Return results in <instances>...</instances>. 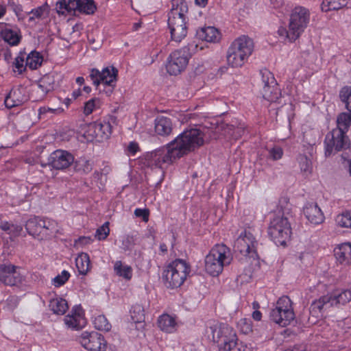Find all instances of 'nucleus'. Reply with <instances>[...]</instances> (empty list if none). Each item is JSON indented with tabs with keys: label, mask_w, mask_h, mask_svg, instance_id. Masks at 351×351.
<instances>
[{
	"label": "nucleus",
	"mask_w": 351,
	"mask_h": 351,
	"mask_svg": "<svg viewBox=\"0 0 351 351\" xmlns=\"http://www.w3.org/2000/svg\"><path fill=\"white\" fill-rule=\"evenodd\" d=\"M93 163L90 160L82 157L74 162V169L81 174H88L93 169Z\"/></svg>",
	"instance_id": "72a5a7b5"
},
{
	"label": "nucleus",
	"mask_w": 351,
	"mask_h": 351,
	"mask_svg": "<svg viewBox=\"0 0 351 351\" xmlns=\"http://www.w3.org/2000/svg\"><path fill=\"white\" fill-rule=\"evenodd\" d=\"M301 171L306 176L311 175L313 171L311 160L304 154H300L297 158Z\"/></svg>",
	"instance_id": "e433bc0d"
},
{
	"label": "nucleus",
	"mask_w": 351,
	"mask_h": 351,
	"mask_svg": "<svg viewBox=\"0 0 351 351\" xmlns=\"http://www.w3.org/2000/svg\"><path fill=\"white\" fill-rule=\"evenodd\" d=\"M341 100L347 107L351 103V88L348 86L343 87L339 93Z\"/></svg>",
	"instance_id": "864d4df0"
},
{
	"label": "nucleus",
	"mask_w": 351,
	"mask_h": 351,
	"mask_svg": "<svg viewBox=\"0 0 351 351\" xmlns=\"http://www.w3.org/2000/svg\"><path fill=\"white\" fill-rule=\"evenodd\" d=\"M139 150V147L137 143L130 142L128 147V151L132 155H134Z\"/></svg>",
	"instance_id": "bf43d9fd"
},
{
	"label": "nucleus",
	"mask_w": 351,
	"mask_h": 351,
	"mask_svg": "<svg viewBox=\"0 0 351 351\" xmlns=\"http://www.w3.org/2000/svg\"><path fill=\"white\" fill-rule=\"evenodd\" d=\"M197 48V45L189 43L183 47L172 51L167 60L165 69L171 75H177L186 67L192 53Z\"/></svg>",
	"instance_id": "6e6552de"
},
{
	"label": "nucleus",
	"mask_w": 351,
	"mask_h": 351,
	"mask_svg": "<svg viewBox=\"0 0 351 351\" xmlns=\"http://www.w3.org/2000/svg\"><path fill=\"white\" fill-rule=\"evenodd\" d=\"M90 78L93 84L97 88L101 84L108 86L110 88L107 91L110 94L112 93L116 86L118 77V69L113 66L104 68L101 71L97 69L90 70Z\"/></svg>",
	"instance_id": "ddd939ff"
},
{
	"label": "nucleus",
	"mask_w": 351,
	"mask_h": 351,
	"mask_svg": "<svg viewBox=\"0 0 351 351\" xmlns=\"http://www.w3.org/2000/svg\"><path fill=\"white\" fill-rule=\"evenodd\" d=\"M25 59V54L24 53H20L19 56L14 60V66L17 69L16 71L21 74L23 71L25 70L26 65L24 64Z\"/></svg>",
	"instance_id": "09e8293b"
},
{
	"label": "nucleus",
	"mask_w": 351,
	"mask_h": 351,
	"mask_svg": "<svg viewBox=\"0 0 351 351\" xmlns=\"http://www.w3.org/2000/svg\"><path fill=\"white\" fill-rule=\"evenodd\" d=\"M304 214L308 221L313 224H320L324 221V214L317 204H307L304 208Z\"/></svg>",
	"instance_id": "b1692460"
},
{
	"label": "nucleus",
	"mask_w": 351,
	"mask_h": 351,
	"mask_svg": "<svg viewBox=\"0 0 351 351\" xmlns=\"http://www.w3.org/2000/svg\"><path fill=\"white\" fill-rule=\"evenodd\" d=\"M49 307L54 314L57 315H64L69 308L66 300L58 297L50 300Z\"/></svg>",
	"instance_id": "473e14b6"
},
{
	"label": "nucleus",
	"mask_w": 351,
	"mask_h": 351,
	"mask_svg": "<svg viewBox=\"0 0 351 351\" xmlns=\"http://www.w3.org/2000/svg\"><path fill=\"white\" fill-rule=\"evenodd\" d=\"M270 319L280 326L285 327L294 319L292 302L288 296L280 297L269 314Z\"/></svg>",
	"instance_id": "9d476101"
},
{
	"label": "nucleus",
	"mask_w": 351,
	"mask_h": 351,
	"mask_svg": "<svg viewBox=\"0 0 351 351\" xmlns=\"http://www.w3.org/2000/svg\"><path fill=\"white\" fill-rule=\"evenodd\" d=\"M190 271V265L185 261L176 259L163 270L162 279L167 288H178L184 283Z\"/></svg>",
	"instance_id": "0eeeda50"
},
{
	"label": "nucleus",
	"mask_w": 351,
	"mask_h": 351,
	"mask_svg": "<svg viewBox=\"0 0 351 351\" xmlns=\"http://www.w3.org/2000/svg\"><path fill=\"white\" fill-rule=\"evenodd\" d=\"M198 38L208 43H217L221 39V34L214 27H204L197 31Z\"/></svg>",
	"instance_id": "393cba45"
},
{
	"label": "nucleus",
	"mask_w": 351,
	"mask_h": 351,
	"mask_svg": "<svg viewBox=\"0 0 351 351\" xmlns=\"http://www.w3.org/2000/svg\"><path fill=\"white\" fill-rule=\"evenodd\" d=\"M112 132V126L108 121H97L89 124L87 134L92 139L104 141L108 139Z\"/></svg>",
	"instance_id": "a211bd4d"
},
{
	"label": "nucleus",
	"mask_w": 351,
	"mask_h": 351,
	"mask_svg": "<svg viewBox=\"0 0 351 351\" xmlns=\"http://www.w3.org/2000/svg\"><path fill=\"white\" fill-rule=\"evenodd\" d=\"M81 345L91 351H105L107 342L104 336L97 332H83L80 337Z\"/></svg>",
	"instance_id": "2eb2a0df"
},
{
	"label": "nucleus",
	"mask_w": 351,
	"mask_h": 351,
	"mask_svg": "<svg viewBox=\"0 0 351 351\" xmlns=\"http://www.w3.org/2000/svg\"><path fill=\"white\" fill-rule=\"evenodd\" d=\"M351 125V114L348 113H341L337 119V128L335 129H339L341 131L346 133L348 130L349 127Z\"/></svg>",
	"instance_id": "4c0bfd02"
},
{
	"label": "nucleus",
	"mask_w": 351,
	"mask_h": 351,
	"mask_svg": "<svg viewBox=\"0 0 351 351\" xmlns=\"http://www.w3.org/2000/svg\"><path fill=\"white\" fill-rule=\"evenodd\" d=\"M92 241V239L89 237H82L78 239L77 242H79L82 244H87L90 243Z\"/></svg>",
	"instance_id": "680f3d73"
},
{
	"label": "nucleus",
	"mask_w": 351,
	"mask_h": 351,
	"mask_svg": "<svg viewBox=\"0 0 351 351\" xmlns=\"http://www.w3.org/2000/svg\"><path fill=\"white\" fill-rule=\"evenodd\" d=\"M262 95L263 97L268 101L276 102L281 97V92L278 84L276 83L274 86L271 84L263 86Z\"/></svg>",
	"instance_id": "c756f323"
},
{
	"label": "nucleus",
	"mask_w": 351,
	"mask_h": 351,
	"mask_svg": "<svg viewBox=\"0 0 351 351\" xmlns=\"http://www.w3.org/2000/svg\"><path fill=\"white\" fill-rule=\"evenodd\" d=\"M346 5V3H343L342 0H324L322 9L325 12L330 10H337Z\"/></svg>",
	"instance_id": "ea45409f"
},
{
	"label": "nucleus",
	"mask_w": 351,
	"mask_h": 351,
	"mask_svg": "<svg viewBox=\"0 0 351 351\" xmlns=\"http://www.w3.org/2000/svg\"><path fill=\"white\" fill-rule=\"evenodd\" d=\"M160 250L162 253L165 254L167 252V246L165 243H162L160 245Z\"/></svg>",
	"instance_id": "338daca9"
},
{
	"label": "nucleus",
	"mask_w": 351,
	"mask_h": 351,
	"mask_svg": "<svg viewBox=\"0 0 351 351\" xmlns=\"http://www.w3.org/2000/svg\"><path fill=\"white\" fill-rule=\"evenodd\" d=\"M27 100L20 88L12 89L4 100L6 108H12L22 105Z\"/></svg>",
	"instance_id": "a878e982"
},
{
	"label": "nucleus",
	"mask_w": 351,
	"mask_h": 351,
	"mask_svg": "<svg viewBox=\"0 0 351 351\" xmlns=\"http://www.w3.org/2000/svg\"><path fill=\"white\" fill-rule=\"evenodd\" d=\"M64 321L68 328L74 330L82 328L86 323L82 309L79 307L73 308L71 313L64 317Z\"/></svg>",
	"instance_id": "aec40b11"
},
{
	"label": "nucleus",
	"mask_w": 351,
	"mask_h": 351,
	"mask_svg": "<svg viewBox=\"0 0 351 351\" xmlns=\"http://www.w3.org/2000/svg\"><path fill=\"white\" fill-rule=\"evenodd\" d=\"M278 34L280 36L285 37L286 39L289 40V41H290V42H293L298 39V38H291V30L289 28L287 30L286 28H285L283 27H280L278 30Z\"/></svg>",
	"instance_id": "13d9d810"
},
{
	"label": "nucleus",
	"mask_w": 351,
	"mask_h": 351,
	"mask_svg": "<svg viewBox=\"0 0 351 351\" xmlns=\"http://www.w3.org/2000/svg\"><path fill=\"white\" fill-rule=\"evenodd\" d=\"M334 255L338 263L343 266L351 265V243H344L334 249Z\"/></svg>",
	"instance_id": "5701e85b"
},
{
	"label": "nucleus",
	"mask_w": 351,
	"mask_h": 351,
	"mask_svg": "<svg viewBox=\"0 0 351 351\" xmlns=\"http://www.w3.org/2000/svg\"><path fill=\"white\" fill-rule=\"evenodd\" d=\"M254 42L249 36L242 35L230 44L226 53L228 64L232 68L242 66L252 54Z\"/></svg>",
	"instance_id": "20e7f679"
},
{
	"label": "nucleus",
	"mask_w": 351,
	"mask_h": 351,
	"mask_svg": "<svg viewBox=\"0 0 351 351\" xmlns=\"http://www.w3.org/2000/svg\"><path fill=\"white\" fill-rule=\"evenodd\" d=\"M77 0H60L56 4L58 14L66 15L76 11Z\"/></svg>",
	"instance_id": "2f4dec72"
},
{
	"label": "nucleus",
	"mask_w": 351,
	"mask_h": 351,
	"mask_svg": "<svg viewBox=\"0 0 351 351\" xmlns=\"http://www.w3.org/2000/svg\"><path fill=\"white\" fill-rule=\"evenodd\" d=\"M99 104L100 100L98 98H93L88 101L84 105V114L86 115L91 114L96 107H99Z\"/></svg>",
	"instance_id": "3c124183"
},
{
	"label": "nucleus",
	"mask_w": 351,
	"mask_h": 351,
	"mask_svg": "<svg viewBox=\"0 0 351 351\" xmlns=\"http://www.w3.org/2000/svg\"><path fill=\"white\" fill-rule=\"evenodd\" d=\"M114 271L117 275L125 279L130 280L132 278V269L129 266H123L121 261H117L114 264Z\"/></svg>",
	"instance_id": "a19ab883"
},
{
	"label": "nucleus",
	"mask_w": 351,
	"mask_h": 351,
	"mask_svg": "<svg viewBox=\"0 0 351 351\" xmlns=\"http://www.w3.org/2000/svg\"><path fill=\"white\" fill-rule=\"evenodd\" d=\"M204 143V133L200 130H186L165 146L155 149V166L160 162L171 163L194 152Z\"/></svg>",
	"instance_id": "f257e3e1"
},
{
	"label": "nucleus",
	"mask_w": 351,
	"mask_h": 351,
	"mask_svg": "<svg viewBox=\"0 0 351 351\" xmlns=\"http://www.w3.org/2000/svg\"><path fill=\"white\" fill-rule=\"evenodd\" d=\"M55 84L53 73H48L43 76L38 82L37 86L32 90V98L34 101L43 100L49 92L53 90Z\"/></svg>",
	"instance_id": "dca6fc26"
},
{
	"label": "nucleus",
	"mask_w": 351,
	"mask_h": 351,
	"mask_svg": "<svg viewBox=\"0 0 351 351\" xmlns=\"http://www.w3.org/2000/svg\"><path fill=\"white\" fill-rule=\"evenodd\" d=\"M6 6L0 3V19L2 18L6 13Z\"/></svg>",
	"instance_id": "0e129e2a"
},
{
	"label": "nucleus",
	"mask_w": 351,
	"mask_h": 351,
	"mask_svg": "<svg viewBox=\"0 0 351 351\" xmlns=\"http://www.w3.org/2000/svg\"><path fill=\"white\" fill-rule=\"evenodd\" d=\"M269 153V157L273 160H277L280 159L283 156L282 149L278 145H275L271 148L267 149Z\"/></svg>",
	"instance_id": "603ef678"
},
{
	"label": "nucleus",
	"mask_w": 351,
	"mask_h": 351,
	"mask_svg": "<svg viewBox=\"0 0 351 351\" xmlns=\"http://www.w3.org/2000/svg\"><path fill=\"white\" fill-rule=\"evenodd\" d=\"M76 10L86 14H93L96 10L93 0H77Z\"/></svg>",
	"instance_id": "f704fd0d"
},
{
	"label": "nucleus",
	"mask_w": 351,
	"mask_h": 351,
	"mask_svg": "<svg viewBox=\"0 0 351 351\" xmlns=\"http://www.w3.org/2000/svg\"><path fill=\"white\" fill-rule=\"evenodd\" d=\"M289 206L287 197L281 198L268 226V234L277 245H285L291 237V228L287 217L290 211Z\"/></svg>",
	"instance_id": "f03ea898"
},
{
	"label": "nucleus",
	"mask_w": 351,
	"mask_h": 351,
	"mask_svg": "<svg viewBox=\"0 0 351 351\" xmlns=\"http://www.w3.org/2000/svg\"><path fill=\"white\" fill-rule=\"evenodd\" d=\"M75 266L80 275H86L91 268L88 254L84 252L79 254L75 258Z\"/></svg>",
	"instance_id": "c85d7f7f"
},
{
	"label": "nucleus",
	"mask_w": 351,
	"mask_h": 351,
	"mask_svg": "<svg viewBox=\"0 0 351 351\" xmlns=\"http://www.w3.org/2000/svg\"><path fill=\"white\" fill-rule=\"evenodd\" d=\"M134 215L136 217L142 218V220L145 222L149 221V210L148 209L136 208L134 210Z\"/></svg>",
	"instance_id": "6e6d98bb"
},
{
	"label": "nucleus",
	"mask_w": 351,
	"mask_h": 351,
	"mask_svg": "<svg viewBox=\"0 0 351 351\" xmlns=\"http://www.w3.org/2000/svg\"><path fill=\"white\" fill-rule=\"evenodd\" d=\"M232 260L230 249L223 244H217L205 257V271L210 276H217L224 267L230 264Z\"/></svg>",
	"instance_id": "423d86ee"
},
{
	"label": "nucleus",
	"mask_w": 351,
	"mask_h": 351,
	"mask_svg": "<svg viewBox=\"0 0 351 351\" xmlns=\"http://www.w3.org/2000/svg\"><path fill=\"white\" fill-rule=\"evenodd\" d=\"M173 132V123L169 117L158 115L155 119V135L167 137Z\"/></svg>",
	"instance_id": "4be33fe9"
},
{
	"label": "nucleus",
	"mask_w": 351,
	"mask_h": 351,
	"mask_svg": "<svg viewBox=\"0 0 351 351\" xmlns=\"http://www.w3.org/2000/svg\"><path fill=\"white\" fill-rule=\"evenodd\" d=\"M25 229L29 234L38 240H47L58 232V223L51 219H43L35 217L28 219Z\"/></svg>",
	"instance_id": "1a4fd4ad"
},
{
	"label": "nucleus",
	"mask_w": 351,
	"mask_h": 351,
	"mask_svg": "<svg viewBox=\"0 0 351 351\" xmlns=\"http://www.w3.org/2000/svg\"><path fill=\"white\" fill-rule=\"evenodd\" d=\"M46 11L47 8L45 6H40L32 10L29 13L32 16H29V21H33L36 19H41Z\"/></svg>",
	"instance_id": "5fc2aeb1"
},
{
	"label": "nucleus",
	"mask_w": 351,
	"mask_h": 351,
	"mask_svg": "<svg viewBox=\"0 0 351 351\" xmlns=\"http://www.w3.org/2000/svg\"><path fill=\"white\" fill-rule=\"evenodd\" d=\"M195 3L201 7H205L208 3V0H195Z\"/></svg>",
	"instance_id": "69168bd1"
},
{
	"label": "nucleus",
	"mask_w": 351,
	"mask_h": 351,
	"mask_svg": "<svg viewBox=\"0 0 351 351\" xmlns=\"http://www.w3.org/2000/svg\"><path fill=\"white\" fill-rule=\"evenodd\" d=\"M110 223L105 222L101 226L98 228L95 232V237L99 241L105 240L110 234Z\"/></svg>",
	"instance_id": "49530a36"
},
{
	"label": "nucleus",
	"mask_w": 351,
	"mask_h": 351,
	"mask_svg": "<svg viewBox=\"0 0 351 351\" xmlns=\"http://www.w3.org/2000/svg\"><path fill=\"white\" fill-rule=\"evenodd\" d=\"M155 41L156 43L157 46L162 45L163 44L165 45L164 47L160 49V52L162 51V49L167 51L166 48H167V45H169V41L167 40V38H165V42H163V38H162V36H158Z\"/></svg>",
	"instance_id": "052dcab7"
},
{
	"label": "nucleus",
	"mask_w": 351,
	"mask_h": 351,
	"mask_svg": "<svg viewBox=\"0 0 351 351\" xmlns=\"http://www.w3.org/2000/svg\"><path fill=\"white\" fill-rule=\"evenodd\" d=\"M336 222L340 227L351 228V210L337 215Z\"/></svg>",
	"instance_id": "37998d69"
},
{
	"label": "nucleus",
	"mask_w": 351,
	"mask_h": 351,
	"mask_svg": "<svg viewBox=\"0 0 351 351\" xmlns=\"http://www.w3.org/2000/svg\"><path fill=\"white\" fill-rule=\"evenodd\" d=\"M81 95V90L80 89H77L73 92V97L74 99H77L80 95Z\"/></svg>",
	"instance_id": "774afa93"
},
{
	"label": "nucleus",
	"mask_w": 351,
	"mask_h": 351,
	"mask_svg": "<svg viewBox=\"0 0 351 351\" xmlns=\"http://www.w3.org/2000/svg\"><path fill=\"white\" fill-rule=\"evenodd\" d=\"M1 229L5 232H8V233H11L12 232H20L21 228L15 226L14 224L10 223L8 222H3L1 223L0 226Z\"/></svg>",
	"instance_id": "4d7b16f0"
},
{
	"label": "nucleus",
	"mask_w": 351,
	"mask_h": 351,
	"mask_svg": "<svg viewBox=\"0 0 351 351\" xmlns=\"http://www.w3.org/2000/svg\"><path fill=\"white\" fill-rule=\"evenodd\" d=\"M93 324L95 328L99 330L109 331L111 329V324L104 315L97 316Z\"/></svg>",
	"instance_id": "79ce46f5"
},
{
	"label": "nucleus",
	"mask_w": 351,
	"mask_h": 351,
	"mask_svg": "<svg viewBox=\"0 0 351 351\" xmlns=\"http://www.w3.org/2000/svg\"><path fill=\"white\" fill-rule=\"evenodd\" d=\"M252 318L256 321H260L262 318V313L258 310H255L252 313Z\"/></svg>",
	"instance_id": "e2e57ef3"
},
{
	"label": "nucleus",
	"mask_w": 351,
	"mask_h": 351,
	"mask_svg": "<svg viewBox=\"0 0 351 351\" xmlns=\"http://www.w3.org/2000/svg\"><path fill=\"white\" fill-rule=\"evenodd\" d=\"M225 134L229 135L234 138H238L241 136L244 132L243 127H234L233 125H226L224 128Z\"/></svg>",
	"instance_id": "c03bdc74"
},
{
	"label": "nucleus",
	"mask_w": 351,
	"mask_h": 351,
	"mask_svg": "<svg viewBox=\"0 0 351 351\" xmlns=\"http://www.w3.org/2000/svg\"><path fill=\"white\" fill-rule=\"evenodd\" d=\"M349 138L346 133L339 129H333L328 132L324 140L325 156H330L333 152H337L349 147Z\"/></svg>",
	"instance_id": "4468645a"
},
{
	"label": "nucleus",
	"mask_w": 351,
	"mask_h": 351,
	"mask_svg": "<svg viewBox=\"0 0 351 351\" xmlns=\"http://www.w3.org/2000/svg\"><path fill=\"white\" fill-rule=\"evenodd\" d=\"M73 162V156L69 152L62 149L54 151L48 158V165L58 170L68 168Z\"/></svg>",
	"instance_id": "f3484780"
},
{
	"label": "nucleus",
	"mask_w": 351,
	"mask_h": 351,
	"mask_svg": "<svg viewBox=\"0 0 351 351\" xmlns=\"http://www.w3.org/2000/svg\"><path fill=\"white\" fill-rule=\"evenodd\" d=\"M261 74L263 86H267V85L270 86L271 84H273L274 86L277 83L273 73L269 70L265 69H263L261 71Z\"/></svg>",
	"instance_id": "a18cd8bd"
},
{
	"label": "nucleus",
	"mask_w": 351,
	"mask_h": 351,
	"mask_svg": "<svg viewBox=\"0 0 351 351\" xmlns=\"http://www.w3.org/2000/svg\"><path fill=\"white\" fill-rule=\"evenodd\" d=\"M43 62V57L37 51H32L25 58V65L30 69H36L40 66Z\"/></svg>",
	"instance_id": "c9c22d12"
},
{
	"label": "nucleus",
	"mask_w": 351,
	"mask_h": 351,
	"mask_svg": "<svg viewBox=\"0 0 351 351\" xmlns=\"http://www.w3.org/2000/svg\"><path fill=\"white\" fill-rule=\"evenodd\" d=\"M158 326L161 330L166 332H173L176 330V322L175 318L168 314H163L158 319Z\"/></svg>",
	"instance_id": "7c9ffc66"
},
{
	"label": "nucleus",
	"mask_w": 351,
	"mask_h": 351,
	"mask_svg": "<svg viewBox=\"0 0 351 351\" xmlns=\"http://www.w3.org/2000/svg\"><path fill=\"white\" fill-rule=\"evenodd\" d=\"M332 305H345L351 301V291L350 289L337 290L330 294Z\"/></svg>",
	"instance_id": "cd10ccee"
},
{
	"label": "nucleus",
	"mask_w": 351,
	"mask_h": 351,
	"mask_svg": "<svg viewBox=\"0 0 351 351\" xmlns=\"http://www.w3.org/2000/svg\"><path fill=\"white\" fill-rule=\"evenodd\" d=\"M256 245L257 241L254 235L245 230L237 239L234 247L237 252L245 257L246 262L252 259L256 263L258 262Z\"/></svg>",
	"instance_id": "f8f14e48"
},
{
	"label": "nucleus",
	"mask_w": 351,
	"mask_h": 351,
	"mask_svg": "<svg viewBox=\"0 0 351 351\" xmlns=\"http://www.w3.org/2000/svg\"><path fill=\"white\" fill-rule=\"evenodd\" d=\"M0 36L10 46L18 45L22 38L18 29H12L9 24L5 23H0Z\"/></svg>",
	"instance_id": "6ab92c4d"
},
{
	"label": "nucleus",
	"mask_w": 351,
	"mask_h": 351,
	"mask_svg": "<svg viewBox=\"0 0 351 351\" xmlns=\"http://www.w3.org/2000/svg\"><path fill=\"white\" fill-rule=\"evenodd\" d=\"M131 319L134 324H141L144 322L145 314L143 306L140 304L134 305L130 309Z\"/></svg>",
	"instance_id": "58836bf2"
},
{
	"label": "nucleus",
	"mask_w": 351,
	"mask_h": 351,
	"mask_svg": "<svg viewBox=\"0 0 351 351\" xmlns=\"http://www.w3.org/2000/svg\"><path fill=\"white\" fill-rule=\"evenodd\" d=\"M0 281L5 285L14 286L21 282V276L16 272L14 265H1Z\"/></svg>",
	"instance_id": "412c9836"
},
{
	"label": "nucleus",
	"mask_w": 351,
	"mask_h": 351,
	"mask_svg": "<svg viewBox=\"0 0 351 351\" xmlns=\"http://www.w3.org/2000/svg\"><path fill=\"white\" fill-rule=\"evenodd\" d=\"M330 294L323 295L313 301L310 307V313L315 317H319L324 308L332 306Z\"/></svg>",
	"instance_id": "bb28decb"
},
{
	"label": "nucleus",
	"mask_w": 351,
	"mask_h": 351,
	"mask_svg": "<svg viewBox=\"0 0 351 351\" xmlns=\"http://www.w3.org/2000/svg\"><path fill=\"white\" fill-rule=\"evenodd\" d=\"M214 341L220 345L219 351H250L246 344L237 341L234 329L226 324L210 327Z\"/></svg>",
	"instance_id": "39448f33"
},
{
	"label": "nucleus",
	"mask_w": 351,
	"mask_h": 351,
	"mask_svg": "<svg viewBox=\"0 0 351 351\" xmlns=\"http://www.w3.org/2000/svg\"><path fill=\"white\" fill-rule=\"evenodd\" d=\"M69 277L70 274L67 271L63 270L60 274H58L53 279V285L57 287L63 285L69 280Z\"/></svg>",
	"instance_id": "8fccbe9b"
},
{
	"label": "nucleus",
	"mask_w": 351,
	"mask_h": 351,
	"mask_svg": "<svg viewBox=\"0 0 351 351\" xmlns=\"http://www.w3.org/2000/svg\"><path fill=\"white\" fill-rule=\"evenodd\" d=\"M188 6L184 0H172L171 8L168 14V27L172 40L181 42L187 35L186 14Z\"/></svg>",
	"instance_id": "7ed1b4c3"
},
{
	"label": "nucleus",
	"mask_w": 351,
	"mask_h": 351,
	"mask_svg": "<svg viewBox=\"0 0 351 351\" xmlns=\"http://www.w3.org/2000/svg\"><path fill=\"white\" fill-rule=\"evenodd\" d=\"M238 329L243 334H249L252 331V323L250 319H241L237 323Z\"/></svg>",
	"instance_id": "de8ad7c7"
},
{
	"label": "nucleus",
	"mask_w": 351,
	"mask_h": 351,
	"mask_svg": "<svg viewBox=\"0 0 351 351\" xmlns=\"http://www.w3.org/2000/svg\"><path fill=\"white\" fill-rule=\"evenodd\" d=\"M311 18L308 9L303 6L295 7L289 17V27L291 38H298L307 27Z\"/></svg>",
	"instance_id": "9b49d317"
}]
</instances>
